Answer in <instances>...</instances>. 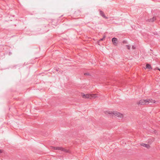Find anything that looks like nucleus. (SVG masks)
I'll list each match as a JSON object with an SVG mask.
<instances>
[{
  "label": "nucleus",
  "mask_w": 160,
  "mask_h": 160,
  "mask_svg": "<svg viewBox=\"0 0 160 160\" xmlns=\"http://www.w3.org/2000/svg\"><path fill=\"white\" fill-rule=\"evenodd\" d=\"M156 69L158 70L160 72V69L159 68H157Z\"/></svg>",
  "instance_id": "nucleus-15"
},
{
  "label": "nucleus",
  "mask_w": 160,
  "mask_h": 160,
  "mask_svg": "<svg viewBox=\"0 0 160 160\" xmlns=\"http://www.w3.org/2000/svg\"><path fill=\"white\" fill-rule=\"evenodd\" d=\"M117 41V39L115 38H113L112 39V43L115 46H117V43L116 42Z\"/></svg>",
  "instance_id": "nucleus-5"
},
{
  "label": "nucleus",
  "mask_w": 160,
  "mask_h": 160,
  "mask_svg": "<svg viewBox=\"0 0 160 160\" xmlns=\"http://www.w3.org/2000/svg\"><path fill=\"white\" fill-rule=\"evenodd\" d=\"M141 145L144 147H146L147 148H149L150 147L149 145L148 144H146L144 143H142L141 144Z\"/></svg>",
  "instance_id": "nucleus-7"
},
{
  "label": "nucleus",
  "mask_w": 160,
  "mask_h": 160,
  "mask_svg": "<svg viewBox=\"0 0 160 160\" xmlns=\"http://www.w3.org/2000/svg\"><path fill=\"white\" fill-rule=\"evenodd\" d=\"M126 47L128 49H130V46H129V45H127L126 46Z\"/></svg>",
  "instance_id": "nucleus-11"
},
{
  "label": "nucleus",
  "mask_w": 160,
  "mask_h": 160,
  "mask_svg": "<svg viewBox=\"0 0 160 160\" xmlns=\"http://www.w3.org/2000/svg\"><path fill=\"white\" fill-rule=\"evenodd\" d=\"M105 37H106V36L105 35L103 36V38H102L101 39L99 40V41H101L103 40L105 38Z\"/></svg>",
  "instance_id": "nucleus-10"
},
{
  "label": "nucleus",
  "mask_w": 160,
  "mask_h": 160,
  "mask_svg": "<svg viewBox=\"0 0 160 160\" xmlns=\"http://www.w3.org/2000/svg\"><path fill=\"white\" fill-rule=\"evenodd\" d=\"M82 96L83 98H95L97 97L96 95H91L89 94H85L83 93H81Z\"/></svg>",
  "instance_id": "nucleus-3"
},
{
  "label": "nucleus",
  "mask_w": 160,
  "mask_h": 160,
  "mask_svg": "<svg viewBox=\"0 0 160 160\" xmlns=\"http://www.w3.org/2000/svg\"><path fill=\"white\" fill-rule=\"evenodd\" d=\"M150 102L155 103V101L152 99H142L139 101V102L137 103L138 105H144L148 104Z\"/></svg>",
  "instance_id": "nucleus-1"
},
{
  "label": "nucleus",
  "mask_w": 160,
  "mask_h": 160,
  "mask_svg": "<svg viewBox=\"0 0 160 160\" xmlns=\"http://www.w3.org/2000/svg\"><path fill=\"white\" fill-rule=\"evenodd\" d=\"M52 148L53 149H54V150H60V151H64V152H68V151L67 150H66V149H65L64 148H63L62 147H52Z\"/></svg>",
  "instance_id": "nucleus-4"
},
{
  "label": "nucleus",
  "mask_w": 160,
  "mask_h": 160,
  "mask_svg": "<svg viewBox=\"0 0 160 160\" xmlns=\"http://www.w3.org/2000/svg\"><path fill=\"white\" fill-rule=\"evenodd\" d=\"M105 114L107 115H110V116H113V115H114L115 116L120 118H122L123 117V115L122 114L117 111L114 112H112L107 111L105 112Z\"/></svg>",
  "instance_id": "nucleus-2"
},
{
  "label": "nucleus",
  "mask_w": 160,
  "mask_h": 160,
  "mask_svg": "<svg viewBox=\"0 0 160 160\" xmlns=\"http://www.w3.org/2000/svg\"><path fill=\"white\" fill-rule=\"evenodd\" d=\"M84 75H90L89 73H86L84 74Z\"/></svg>",
  "instance_id": "nucleus-13"
},
{
  "label": "nucleus",
  "mask_w": 160,
  "mask_h": 160,
  "mask_svg": "<svg viewBox=\"0 0 160 160\" xmlns=\"http://www.w3.org/2000/svg\"><path fill=\"white\" fill-rule=\"evenodd\" d=\"M100 15L103 18H104L105 19L108 18L107 17H106L104 15V12L102 11H100Z\"/></svg>",
  "instance_id": "nucleus-6"
},
{
  "label": "nucleus",
  "mask_w": 160,
  "mask_h": 160,
  "mask_svg": "<svg viewBox=\"0 0 160 160\" xmlns=\"http://www.w3.org/2000/svg\"><path fill=\"white\" fill-rule=\"evenodd\" d=\"M146 68L147 69H150L152 68V67L151 65L149 64H147L146 65Z\"/></svg>",
  "instance_id": "nucleus-9"
},
{
  "label": "nucleus",
  "mask_w": 160,
  "mask_h": 160,
  "mask_svg": "<svg viewBox=\"0 0 160 160\" xmlns=\"http://www.w3.org/2000/svg\"><path fill=\"white\" fill-rule=\"evenodd\" d=\"M122 43H127V42L125 40H124L122 41Z\"/></svg>",
  "instance_id": "nucleus-12"
},
{
  "label": "nucleus",
  "mask_w": 160,
  "mask_h": 160,
  "mask_svg": "<svg viewBox=\"0 0 160 160\" xmlns=\"http://www.w3.org/2000/svg\"><path fill=\"white\" fill-rule=\"evenodd\" d=\"M132 49H135V47H134V46H132Z\"/></svg>",
  "instance_id": "nucleus-14"
},
{
  "label": "nucleus",
  "mask_w": 160,
  "mask_h": 160,
  "mask_svg": "<svg viewBox=\"0 0 160 160\" xmlns=\"http://www.w3.org/2000/svg\"><path fill=\"white\" fill-rule=\"evenodd\" d=\"M156 17H154L153 18H151L150 19H148V21L149 22H153V21H154L156 20Z\"/></svg>",
  "instance_id": "nucleus-8"
},
{
  "label": "nucleus",
  "mask_w": 160,
  "mask_h": 160,
  "mask_svg": "<svg viewBox=\"0 0 160 160\" xmlns=\"http://www.w3.org/2000/svg\"><path fill=\"white\" fill-rule=\"evenodd\" d=\"M2 152L1 150H0V153H1Z\"/></svg>",
  "instance_id": "nucleus-16"
}]
</instances>
